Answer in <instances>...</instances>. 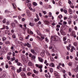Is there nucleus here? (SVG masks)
Instances as JSON below:
<instances>
[{"label": "nucleus", "instance_id": "obj_1", "mask_svg": "<svg viewBox=\"0 0 78 78\" xmlns=\"http://www.w3.org/2000/svg\"><path fill=\"white\" fill-rule=\"evenodd\" d=\"M51 40L54 43H55L58 41V37L56 36H52L51 38Z\"/></svg>", "mask_w": 78, "mask_h": 78}, {"label": "nucleus", "instance_id": "obj_2", "mask_svg": "<svg viewBox=\"0 0 78 78\" xmlns=\"http://www.w3.org/2000/svg\"><path fill=\"white\" fill-rule=\"evenodd\" d=\"M2 51L3 54L6 53L7 51V49L6 48H2Z\"/></svg>", "mask_w": 78, "mask_h": 78}, {"label": "nucleus", "instance_id": "obj_3", "mask_svg": "<svg viewBox=\"0 0 78 78\" xmlns=\"http://www.w3.org/2000/svg\"><path fill=\"white\" fill-rule=\"evenodd\" d=\"M54 74L55 75V76L56 77V78H60V77L59 76V74H58V73L56 71H55L54 72Z\"/></svg>", "mask_w": 78, "mask_h": 78}, {"label": "nucleus", "instance_id": "obj_4", "mask_svg": "<svg viewBox=\"0 0 78 78\" xmlns=\"http://www.w3.org/2000/svg\"><path fill=\"white\" fill-rule=\"evenodd\" d=\"M22 68L21 67H20L18 69H17V73H20L22 72Z\"/></svg>", "mask_w": 78, "mask_h": 78}, {"label": "nucleus", "instance_id": "obj_5", "mask_svg": "<svg viewBox=\"0 0 78 78\" xmlns=\"http://www.w3.org/2000/svg\"><path fill=\"white\" fill-rule=\"evenodd\" d=\"M20 75H21V76H23V78H25V74L23 72H21L20 73Z\"/></svg>", "mask_w": 78, "mask_h": 78}, {"label": "nucleus", "instance_id": "obj_6", "mask_svg": "<svg viewBox=\"0 0 78 78\" xmlns=\"http://www.w3.org/2000/svg\"><path fill=\"white\" fill-rule=\"evenodd\" d=\"M38 59L39 61L40 62H43L44 61V59L42 58L41 57H38Z\"/></svg>", "mask_w": 78, "mask_h": 78}, {"label": "nucleus", "instance_id": "obj_7", "mask_svg": "<svg viewBox=\"0 0 78 78\" xmlns=\"http://www.w3.org/2000/svg\"><path fill=\"white\" fill-rule=\"evenodd\" d=\"M30 51L32 53H34V55H37V53L35 52V51H34V50L33 49H31L30 50Z\"/></svg>", "mask_w": 78, "mask_h": 78}, {"label": "nucleus", "instance_id": "obj_8", "mask_svg": "<svg viewBox=\"0 0 78 78\" xmlns=\"http://www.w3.org/2000/svg\"><path fill=\"white\" fill-rule=\"evenodd\" d=\"M49 66L51 67H55V64L53 63H50L49 64Z\"/></svg>", "mask_w": 78, "mask_h": 78}, {"label": "nucleus", "instance_id": "obj_9", "mask_svg": "<svg viewBox=\"0 0 78 78\" xmlns=\"http://www.w3.org/2000/svg\"><path fill=\"white\" fill-rule=\"evenodd\" d=\"M10 67L11 70H16L15 67H14V66H13L11 65L10 66Z\"/></svg>", "mask_w": 78, "mask_h": 78}, {"label": "nucleus", "instance_id": "obj_10", "mask_svg": "<svg viewBox=\"0 0 78 78\" xmlns=\"http://www.w3.org/2000/svg\"><path fill=\"white\" fill-rule=\"evenodd\" d=\"M43 22L46 25H49V23H50L47 20L43 21Z\"/></svg>", "mask_w": 78, "mask_h": 78}, {"label": "nucleus", "instance_id": "obj_11", "mask_svg": "<svg viewBox=\"0 0 78 78\" xmlns=\"http://www.w3.org/2000/svg\"><path fill=\"white\" fill-rule=\"evenodd\" d=\"M36 32H37L38 35H39V36H41V33H40L39 31L38 30H36Z\"/></svg>", "mask_w": 78, "mask_h": 78}, {"label": "nucleus", "instance_id": "obj_12", "mask_svg": "<svg viewBox=\"0 0 78 78\" xmlns=\"http://www.w3.org/2000/svg\"><path fill=\"white\" fill-rule=\"evenodd\" d=\"M16 59V58L15 57H13V58H10V61L12 62V61H15V60Z\"/></svg>", "mask_w": 78, "mask_h": 78}, {"label": "nucleus", "instance_id": "obj_13", "mask_svg": "<svg viewBox=\"0 0 78 78\" xmlns=\"http://www.w3.org/2000/svg\"><path fill=\"white\" fill-rule=\"evenodd\" d=\"M75 34V32L74 31H72L71 34V35L72 36H74Z\"/></svg>", "mask_w": 78, "mask_h": 78}, {"label": "nucleus", "instance_id": "obj_14", "mask_svg": "<svg viewBox=\"0 0 78 78\" xmlns=\"http://www.w3.org/2000/svg\"><path fill=\"white\" fill-rule=\"evenodd\" d=\"M40 55L42 57H44L45 55V53L44 52H42L40 53Z\"/></svg>", "mask_w": 78, "mask_h": 78}, {"label": "nucleus", "instance_id": "obj_15", "mask_svg": "<svg viewBox=\"0 0 78 78\" xmlns=\"http://www.w3.org/2000/svg\"><path fill=\"white\" fill-rule=\"evenodd\" d=\"M2 40L4 42H5V41H6V38L5 37H3L2 38Z\"/></svg>", "mask_w": 78, "mask_h": 78}, {"label": "nucleus", "instance_id": "obj_16", "mask_svg": "<svg viewBox=\"0 0 78 78\" xmlns=\"http://www.w3.org/2000/svg\"><path fill=\"white\" fill-rule=\"evenodd\" d=\"M60 33L62 35H64L65 34V33L64 32V31L62 30H60Z\"/></svg>", "mask_w": 78, "mask_h": 78}, {"label": "nucleus", "instance_id": "obj_17", "mask_svg": "<svg viewBox=\"0 0 78 78\" xmlns=\"http://www.w3.org/2000/svg\"><path fill=\"white\" fill-rule=\"evenodd\" d=\"M33 63L31 62H29L28 63V65L29 66H33Z\"/></svg>", "mask_w": 78, "mask_h": 78}, {"label": "nucleus", "instance_id": "obj_18", "mask_svg": "<svg viewBox=\"0 0 78 78\" xmlns=\"http://www.w3.org/2000/svg\"><path fill=\"white\" fill-rule=\"evenodd\" d=\"M68 11L70 14H72V9H69Z\"/></svg>", "mask_w": 78, "mask_h": 78}, {"label": "nucleus", "instance_id": "obj_19", "mask_svg": "<svg viewBox=\"0 0 78 78\" xmlns=\"http://www.w3.org/2000/svg\"><path fill=\"white\" fill-rule=\"evenodd\" d=\"M7 59H8V60H9L10 59V56L9 55H7Z\"/></svg>", "mask_w": 78, "mask_h": 78}, {"label": "nucleus", "instance_id": "obj_20", "mask_svg": "<svg viewBox=\"0 0 78 78\" xmlns=\"http://www.w3.org/2000/svg\"><path fill=\"white\" fill-rule=\"evenodd\" d=\"M40 19L39 18H37V19L35 18L34 19V21L35 22H37V21H39Z\"/></svg>", "mask_w": 78, "mask_h": 78}, {"label": "nucleus", "instance_id": "obj_21", "mask_svg": "<svg viewBox=\"0 0 78 78\" xmlns=\"http://www.w3.org/2000/svg\"><path fill=\"white\" fill-rule=\"evenodd\" d=\"M17 65L18 66H22V64H21V63L20 62H18L17 63Z\"/></svg>", "mask_w": 78, "mask_h": 78}, {"label": "nucleus", "instance_id": "obj_22", "mask_svg": "<svg viewBox=\"0 0 78 78\" xmlns=\"http://www.w3.org/2000/svg\"><path fill=\"white\" fill-rule=\"evenodd\" d=\"M63 12L64 13H65V14H67V10L66 9H64L63 10Z\"/></svg>", "mask_w": 78, "mask_h": 78}, {"label": "nucleus", "instance_id": "obj_23", "mask_svg": "<svg viewBox=\"0 0 78 78\" xmlns=\"http://www.w3.org/2000/svg\"><path fill=\"white\" fill-rule=\"evenodd\" d=\"M46 55L48 56H50V53H49V52L48 51H46Z\"/></svg>", "mask_w": 78, "mask_h": 78}, {"label": "nucleus", "instance_id": "obj_24", "mask_svg": "<svg viewBox=\"0 0 78 78\" xmlns=\"http://www.w3.org/2000/svg\"><path fill=\"white\" fill-rule=\"evenodd\" d=\"M45 39V41L46 42H49V40H48V39L47 38V37H46Z\"/></svg>", "mask_w": 78, "mask_h": 78}, {"label": "nucleus", "instance_id": "obj_25", "mask_svg": "<svg viewBox=\"0 0 78 78\" xmlns=\"http://www.w3.org/2000/svg\"><path fill=\"white\" fill-rule=\"evenodd\" d=\"M11 26L12 27H15V23H12Z\"/></svg>", "mask_w": 78, "mask_h": 78}, {"label": "nucleus", "instance_id": "obj_26", "mask_svg": "<svg viewBox=\"0 0 78 78\" xmlns=\"http://www.w3.org/2000/svg\"><path fill=\"white\" fill-rule=\"evenodd\" d=\"M38 68L39 69H42V65H39V66H38Z\"/></svg>", "mask_w": 78, "mask_h": 78}, {"label": "nucleus", "instance_id": "obj_27", "mask_svg": "<svg viewBox=\"0 0 78 78\" xmlns=\"http://www.w3.org/2000/svg\"><path fill=\"white\" fill-rule=\"evenodd\" d=\"M12 5L13 8H16V5L15 4L13 3L12 4Z\"/></svg>", "mask_w": 78, "mask_h": 78}, {"label": "nucleus", "instance_id": "obj_28", "mask_svg": "<svg viewBox=\"0 0 78 78\" xmlns=\"http://www.w3.org/2000/svg\"><path fill=\"white\" fill-rule=\"evenodd\" d=\"M51 73H52L53 72V68H51L49 69Z\"/></svg>", "mask_w": 78, "mask_h": 78}, {"label": "nucleus", "instance_id": "obj_29", "mask_svg": "<svg viewBox=\"0 0 78 78\" xmlns=\"http://www.w3.org/2000/svg\"><path fill=\"white\" fill-rule=\"evenodd\" d=\"M29 25L31 27H33L34 26V24L33 23H31V22H30L29 23Z\"/></svg>", "mask_w": 78, "mask_h": 78}, {"label": "nucleus", "instance_id": "obj_30", "mask_svg": "<svg viewBox=\"0 0 78 78\" xmlns=\"http://www.w3.org/2000/svg\"><path fill=\"white\" fill-rule=\"evenodd\" d=\"M27 46L28 47H31V44H29V43H27Z\"/></svg>", "mask_w": 78, "mask_h": 78}, {"label": "nucleus", "instance_id": "obj_31", "mask_svg": "<svg viewBox=\"0 0 78 78\" xmlns=\"http://www.w3.org/2000/svg\"><path fill=\"white\" fill-rule=\"evenodd\" d=\"M68 23L69 24V25H70V24H72V21L71 20H69L68 21Z\"/></svg>", "mask_w": 78, "mask_h": 78}, {"label": "nucleus", "instance_id": "obj_32", "mask_svg": "<svg viewBox=\"0 0 78 78\" xmlns=\"http://www.w3.org/2000/svg\"><path fill=\"white\" fill-rule=\"evenodd\" d=\"M73 45L75 47H76V46H77V45H78V44H77V43H76V42H74Z\"/></svg>", "mask_w": 78, "mask_h": 78}, {"label": "nucleus", "instance_id": "obj_33", "mask_svg": "<svg viewBox=\"0 0 78 78\" xmlns=\"http://www.w3.org/2000/svg\"><path fill=\"white\" fill-rule=\"evenodd\" d=\"M10 43H11L10 42H9V41H6L5 42V44H10Z\"/></svg>", "mask_w": 78, "mask_h": 78}, {"label": "nucleus", "instance_id": "obj_34", "mask_svg": "<svg viewBox=\"0 0 78 78\" xmlns=\"http://www.w3.org/2000/svg\"><path fill=\"white\" fill-rule=\"evenodd\" d=\"M33 5L34 6H37V4L36 2H34L33 3Z\"/></svg>", "mask_w": 78, "mask_h": 78}, {"label": "nucleus", "instance_id": "obj_35", "mask_svg": "<svg viewBox=\"0 0 78 78\" xmlns=\"http://www.w3.org/2000/svg\"><path fill=\"white\" fill-rule=\"evenodd\" d=\"M27 6L29 8H30L31 6V4H30V3H29V4H27Z\"/></svg>", "mask_w": 78, "mask_h": 78}, {"label": "nucleus", "instance_id": "obj_36", "mask_svg": "<svg viewBox=\"0 0 78 78\" xmlns=\"http://www.w3.org/2000/svg\"><path fill=\"white\" fill-rule=\"evenodd\" d=\"M20 40L21 41H23V38L22 37H20Z\"/></svg>", "mask_w": 78, "mask_h": 78}, {"label": "nucleus", "instance_id": "obj_37", "mask_svg": "<svg viewBox=\"0 0 78 78\" xmlns=\"http://www.w3.org/2000/svg\"><path fill=\"white\" fill-rule=\"evenodd\" d=\"M69 66H72V62H69L68 64Z\"/></svg>", "mask_w": 78, "mask_h": 78}, {"label": "nucleus", "instance_id": "obj_38", "mask_svg": "<svg viewBox=\"0 0 78 78\" xmlns=\"http://www.w3.org/2000/svg\"><path fill=\"white\" fill-rule=\"evenodd\" d=\"M58 17L59 19H61L62 17V16L61 15H60L58 16Z\"/></svg>", "mask_w": 78, "mask_h": 78}, {"label": "nucleus", "instance_id": "obj_39", "mask_svg": "<svg viewBox=\"0 0 78 78\" xmlns=\"http://www.w3.org/2000/svg\"><path fill=\"white\" fill-rule=\"evenodd\" d=\"M72 29L71 28H70L68 31V33H71V31H72Z\"/></svg>", "mask_w": 78, "mask_h": 78}, {"label": "nucleus", "instance_id": "obj_40", "mask_svg": "<svg viewBox=\"0 0 78 78\" xmlns=\"http://www.w3.org/2000/svg\"><path fill=\"white\" fill-rule=\"evenodd\" d=\"M44 47L45 48H48V46H47V45L45 44V45H44Z\"/></svg>", "mask_w": 78, "mask_h": 78}, {"label": "nucleus", "instance_id": "obj_41", "mask_svg": "<svg viewBox=\"0 0 78 78\" xmlns=\"http://www.w3.org/2000/svg\"><path fill=\"white\" fill-rule=\"evenodd\" d=\"M41 12H42V13H43L44 15L46 14V13H47V12H46V11H42Z\"/></svg>", "mask_w": 78, "mask_h": 78}, {"label": "nucleus", "instance_id": "obj_42", "mask_svg": "<svg viewBox=\"0 0 78 78\" xmlns=\"http://www.w3.org/2000/svg\"><path fill=\"white\" fill-rule=\"evenodd\" d=\"M16 35L15 34H13L12 35V37L13 39H15L16 38Z\"/></svg>", "mask_w": 78, "mask_h": 78}, {"label": "nucleus", "instance_id": "obj_43", "mask_svg": "<svg viewBox=\"0 0 78 78\" xmlns=\"http://www.w3.org/2000/svg\"><path fill=\"white\" fill-rule=\"evenodd\" d=\"M75 71L76 72H78V68H77L75 69Z\"/></svg>", "mask_w": 78, "mask_h": 78}, {"label": "nucleus", "instance_id": "obj_44", "mask_svg": "<svg viewBox=\"0 0 78 78\" xmlns=\"http://www.w3.org/2000/svg\"><path fill=\"white\" fill-rule=\"evenodd\" d=\"M32 58L33 59H36V56L35 55L32 56Z\"/></svg>", "mask_w": 78, "mask_h": 78}, {"label": "nucleus", "instance_id": "obj_45", "mask_svg": "<svg viewBox=\"0 0 78 78\" xmlns=\"http://www.w3.org/2000/svg\"><path fill=\"white\" fill-rule=\"evenodd\" d=\"M49 17H51V15H52V13L51 12H49Z\"/></svg>", "mask_w": 78, "mask_h": 78}, {"label": "nucleus", "instance_id": "obj_46", "mask_svg": "<svg viewBox=\"0 0 78 78\" xmlns=\"http://www.w3.org/2000/svg\"><path fill=\"white\" fill-rule=\"evenodd\" d=\"M2 22L4 23H6V19H4L2 21Z\"/></svg>", "mask_w": 78, "mask_h": 78}, {"label": "nucleus", "instance_id": "obj_47", "mask_svg": "<svg viewBox=\"0 0 78 78\" xmlns=\"http://www.w3.org/2000/svg\"><path fill=\"white\" fill-rule=\"evenodd\" d=\"M33 72L34 73H37V71H36V70L34 69L33 70Z\"/></svg>", "mask_w": 78, "mask_h": 78}, {"label": "nucleus", "instance_id": "obj_48", "mask_svg": "<svg viewBox=\"0 0 78 78\" xmlns=\"http://www.w3.org/2000/svg\"><path fill=\"white\" fill-rule=\"evenodd\" d=\"M41 38L42 40H44V39H45V37H43V36H41Z\"/></svg>", "mask_w": 78, "mask_h": 78}, {"label": "nucleus", "instance_id": "obj_49", "mask_svg": "<svg viewBox=\"0 0 78 78\" xmlns=\"http://www.w3.org/2000/svg\"><path fill=\"white\" fill-rule=\"evenodd\" d=\"M23 72H25L26 71V68H23Z\"/></svg>", "mask_w": 78, "mask_h": 78}, {"label": "nucleus", "instance_id": "obj_50", "mask_svg": "<svg viewBox=\"0 0 78 78\" xmlns=\"http://www.w3.org/2000/svg\"><path fill=\"white\" fill-rule=\"evenodd\" d=\"M31 74H32V73H30V72L28 73H27V75L29 76H30V75H31Z\"/></svg>", "mask_w": 78, "mask_h": 78}, {"label": "nucleus", "instance_id": "obj_51", "mask_svg": "<svg viewBox=\"0 0 78 78\" xmlns=\"http://www.w3.org/2000/svg\"><path fill=\"white\" fill-rule=\"evenodd\" d=\"M63 41H66V37H63Z\"/></svg>", "mask_w": 78, "mask_h": 78}, {"label": "nucleus", "instance_id": "obj_52", "mask_svg": "<svg viewBox=\"0 0 78 78\" xmlns=\"http://www.w3.org/2000/svg\"><path fill=\"white\" fill-rule=\"evenodd\" d=\"M50 60L51 61H54V58H50Z\"/></svg>", "mask_w": 78, "mask_h": 78}, {"label": "nucleus", "instance_id": "obj_53", "mask_svg": "<svg viewBox=\"0 0 78 78\" xmlns=\"http://www.w3.org/2000/svg\"><path fill=\"white\" fill-rule=\"evenodd\" d=\"M29 37H30V35H28L27 37H26L25 39H28L29 38Z\"/></svg>", "mask_w": 78, "mask_h": 78}, {"label": "nucleus", "instance_id": "obj_54", "mask_svg": "<svg viewBox=\"0 0 78 78\" xmlns=\"http://www.w3.org/2000/svg\"><path fill=\"white\" fill-rule=\"evenodd\" d=\"M8 63L9 65H12V63H11V61H9L8 62Z\"/></svg>", "mask_w": 78, "mask_h": 78}, {"label": "nucleus", "instance_id": "obj_55", "mask_svg": "<svg viewBox=\"0 0 78 78\" xmlns=\"http://www.w3.org/2000/svg\"><path fill=\"white\" fill-rule=\"evenodd\" d=\"M61 26H60V25H57V26H56V27L57 28H60V27Z\"/></svg>", "mask_w": 78, "mask_h": 78}, {"label": "nucleus", "instance_id": "obj_56", "mask_svg": "<svg viewBox=\"0 0 78 78\" xmlns=\"http://www.w3.org/2000/svg\"><path fill=\"white\" fill-rule=\"evenodd\" d=\"M71 48H72L71 49L74 50H75V47L74 46H72Z\"/></svg>", "mask_w": 78, "mask_h": 78}, {"label": "nucleus", "instance_id": "obj_57", "mask_svg": "<svg viewBox=\"0 0 78 78\" xmlns=\"http://www.w3.org/2000/svg\"><path fill=\"white\" fill-rule=\"evenodd\" d=\"M66 47L68 50L69 51L70 50V48L69 47L67 46Z\"/></svg>", "mask_w": 78, "mask_h": 78}, {"label": "nucleus", "instance_id": "obj_58", "mask_svg": "<svg viewBox=\"0 0 78 78\" xmlns=\"http://www.w3.org/2000/svg\"><path fill=\"white\" fill-rule=\"evenodd\" d=\"M74 29L75 30H76H76H77L78 28H77V27H76V26H75L74 27Z\"/></svg>", "mask_w": 78, "mask_h": 78}, {"label": "nucleus", "instance_id": "obj_59", "mask_svg": "<svg viewBox=\"0 0 78 78\" xmlns=\"http://www.w3.org/2000/svg\"><path fill=\"white\" fill-rule=\"evenodd\" d=\"M18 61H19L18 59H16L15 60V62H16V63H17L18 62Z\"/></svg>", "mask_w": 78, "mask_h": 78}, {"label": "nucleus", "instance_id": "obj_60", "mask_svg": "<svg viewBox=\"0 0 78 78\" xmlns=\"http://www.w3.org/2000/svg\"><path fill=\"white\" fill-rule=\"evenodd\" d=\"M52 48H53V47H52L51 46H49V48L50 50H51V49H52Z\"/></svg>", "mask_w": 78, "mask_h": 78}, {"label": "nucleus", "instance_id": "obj_61", "mask_svg": "<svg viewBox=\"0 0 78 78\" xmlns=\"http://www.w3.org/2000/svg\"><path fill=\"white\" fill-rule=\"evenodd\" d=\"M6 25H9V21H7V22H6Z\"/></svg>", "mask_w": 78, "mask_h": 78}, {"label": "nucleus", "instance_id": "obj_62", "mask_svg": "<svg viewBox=\"0 0 78 78\" xmlns=\"http://www.w3.org/2000/svg\"><path fill=\"white\" fill-rule=\"evenodd\" d=\"M8 65L7 64L5 65V68H6V69H8Z\"/></svg>", "mask_w": 78, "mask_h": 78}, {"label": "nucleus", "instance_id": "obj_63", "mask_svg": "<svg viewBox=\"0 0 78 78\" xmlns=\"http://www.w3.org/2000/svg\"><path fill=\"white\" fill-rule=\"evenodd\" d=\"M67 42L68 43H70V40L68 39L67 40Z\"/></svg>", "mask_w": 78, "mask_h": 78}, {"label": "nucleus", "instance_id": "obj_64", "mask_svg": "<svg viewBox=\"0 0 78 78\" xmlns=\"http://www.w3.org/2000/svg\"><path fill=\"white\" fill-rule=\"evenodd\" d=\"M63 24L64 25H66L67 24V22L66 21H63Z\"/></svg>", "mask_w": 78, "mask_h": 78}]
</instances>
